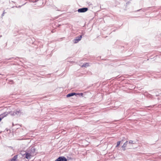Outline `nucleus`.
I'll return each mask as SVG.
<instances>
[{
  "mask_svg": "<svg viewBox=\"0 0 161 161\" xmlns=\"http://www.w3.org/2000/svg\"><path fill=\"white\" fill-rule=\"evenodd\" d=\"M36 154L35 149L33 147H31L29 150L28 153L25 155V158L27 159H30L31 157H33Z\"/></svg>",
  "mask_w": 161,
  "mask_h": 161,
  "instance_id": "f257e3e1",
  "label": "nucleus"
},
{
  "mask_svg": "<svg viewBox=\"0 0 161 161\" xmlns=\"http://www.w3.org/2000/svg\"><path fill=\"white\" fill-rule=\"evenodd\" d=\"M73 160L70 158H68L67 159L64 157H60L55 161H67V160Z\"/></svg>",
  "mask_w": 161,
  "mask_h": 161,
  "instance_id": "f03ea898",
  "label": "nucleus"
},
{
  "mask_svg": "<svg viewBox=\"0 0 161 161\" xmlns=\"http://www.w3.org/2000/svg\"><path fill=\"white\" fill-rule=\"evenodd\" d=\"M88 10V8H84L78 9V12L80 13H83L86 12Z\"/></svg>",
  "mask_w": 161,
  "mask_h": 161,
  "instance_id": "7ed1b4c3",
  "label": "nucleus"
},
{
  "mask_svg": "<svg viewBox=\"0 0 161 161\" xmlns=\"http://www.w3.org/2000/svg\"><path fill=\"white\" fill-rule=\"evenodd\" d=\"M82 38V36H77L76 37V38L74 40V43H77Z\"/></svg>",
  "mask_w": 161,
  "mask_h": 161,
  "instance_id": "20e7f679",
  "label": "nucleus"
},
{
  "mask_svg": "<svg viewBox=\"0 0 161 161\" xmlns=\"http://www.w3.org/2000/svg\"><path fill=\"white\" fill-rule=\"evenodd\" d=\"M128 144V142L127 141L123 145L122 147L123 150H125V147L127 146Z\"/></svg>",
  "mask_w": 161,
  "mask_h": 161,
  "instance_id": "39448f33",
  "label": "nucleus"
},
{
  "mask_svg": "<svg viewBox=\"0 0 161 161\" xmlns=\"http://www.w3.org/2000/svg\"><path fill=\"white\" fill-rule=\"evenodd\" d=\"M134 143L133 142V141H130L129 143H128V145L129 148L130 147H133V144Z\"/></svg>",
  "mask_w": 161,
  "mask_h": 161,
  "instance_id": "423d86ee",
  "label": "nucleus"
},
{
  "mask_svg": "<svg viewBox=\"0 0 161 161\" xmlns=\"http://www.w3.org/2000/svg\"><path fill=\"white\" fill-rule=\"evenodd\" d=\"M76 94H76L75 93H69L68 94H67L66 96V97H69L72 96L74 95H75Z\"/></svg>",
  "mask_w": 161,
  "mask_h": 161,
  "instance_id": "0eeeda50",
  "label": "nucleus"
},
{
  "mask_svg": "<svg viewBox=\"0 0 161 161\" xmlns=\"http://www.w3.org/2000/svg\"><path fill=\"white\" fill-rule=\"evenodd\" d=\"M17 158V155L14 156L12 159L11 161H15Z\"/></svg>",
  "mask_w": 161,
  "mask_h": 161,
  "instance_id": "6e6552de",
  "label": "nucleus"
},
{
  "mask_svg": "<svg viewBox=\"0 0 161 161\" xmlns=\"http://www.w3.org/2000/svg\"><path fill=\"white\" fill-rule=\"evenodd\" d=\"M21 114V112L20 111H15V114L17 115H20Z\"/></svg>",
  "mask_w": 161,
  "mask_h": 161,
  "instance_id": "1a4fd4ad",
  "label": "nucleus"
},
{
  "mask_svg": "<svg viewBox=\"0 0 161 161\" xmlns=\"http://www.w3.org/2000/svg\"><path fill=\"white\" fill-rule=\"evenodd\" d=\"M9 114L12 115H16V114H15V111L11 112L9 113Z\"/></svg>",
  "mask_w": 161,
  "mask_h": 161,
  "instance_id": "9d476101",
  "label": "nucleus"
},
{
  "mask_svg": "<svg viewBox=\"0 0 161 161\" xmlns=\"http://www.w3.org/2000/svg\"><path fill=\"white\" fill-rule=\"evenodd\" d=\"M89 66L88 64L87 63H86L84 64L83 65H82V67H87Z\"/></svg>",
  "mask_w": 161,
  "mask_h": 161,
  "instance_id": "9b49d317",
  "label": "nucleus"
},
{
  "mask_svg": "<svg viewBox=\"0 0 161 161\" xmlns=\"http://www.w3.org/2000/svg\"><path fill=\"white\" fill-rule=\"evenodd\" d=\"M120 141L118 142L117 143V145H116V147H118L119 146V145H120Z\"/></svg>",
  "mask_w": 161,
  "mask_h": 161,
  "instance_id": "f8f14e48",
  "label": "nucleus"
},
{
  "mask_svg": "<svg viewBox=\"0 0 161 161\" xmlns=\"http://www.w3.org/2000/svg\"><path fill=\"white\" fill-rule=\"evenodd\" d=\"M78 94L80 95H81L82 96L83 95V94L82 93H80V94Z\"/></svg>",
  "mask_w": 161,
  "mask_h": 161,
  "instance_id": "ddd939ff",
  "label": "nucleus"
},
{
  "mask_svg": "<svg viewBox=\"0 0 161 161\" xmlns=\"http://www.w3.org/2000/svg\"><path fill=\"white\" fill-rule=\"evenodd\" d=\"M2 119V118H0V122L1 121Z\"/></svg>",
  "mask_w": 161,
  "mask_h": 161,
  "instance_id": "4468645a",
  "label": "nucleus"
},
{
  "mask_svg": "<svg viewBox=\"0 0 161 161\" xmlns=\"http://www.w3.org/2000/svg\"><path fill=\"white\" fill-rule=\"evenodd\" d=\"M4 13H3V14H2V16H3L4 15Z\"/></svg>",
  "mask_w": 161,
  "mask_h": 161,
  "instance_id": "2eb2a0df",
  "label": "nucleus"
},
{
  "mask_svg": "<svg viewBox=\"0 0 161 161\" xmlns=\"http://www.w3.org/2000/svg\"><path fill=\"white\" fill-rule=\"evenodd\" d=\"M3 13H4V14L5 13L4 11V12Z\"/></svg>",
  "mask_w": 161,
  "mask_h": 161,
  "instance_id": "dca6fc26",
  "label": "nucleus"
}]
</instances>
